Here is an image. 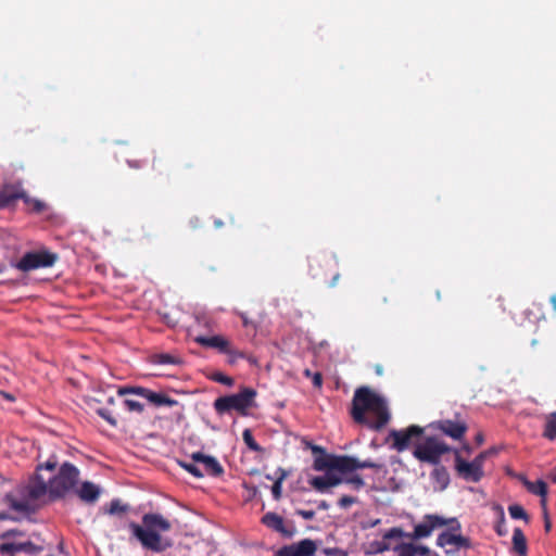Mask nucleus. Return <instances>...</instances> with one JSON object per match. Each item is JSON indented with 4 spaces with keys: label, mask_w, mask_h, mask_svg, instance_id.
Segmentation results:
<instances>
[{
    "label": "nucleus",
    "mask_w": 556,
    "mask_h": 556,
    "mask_svg": "<svg viewBox=\"0 0 556 556\" xmlns=\"http://www.w3.org/2000/svg\"><path fill=\"white\" fill-rule=\"evenodd\" d=\"M79 475V469L75 465L65 462L48 480L40 473H34L25 483L20 484L5 496L7 502L18 513L33 514L46 503L47 497L50 501H56L74 494Z\"/></svg>",
    "instance_id": "1"
},
{
    "label": "nucleus",
    "mask_w": 556,
    "mask_h": 556,
    "mask_svg": "<svg viewBox=\"0 0 556 556\" xmlns=\"http://www.w3.org/2000/svg\"><path fill=\"white\" fill-rule=\"evenodd\" d=\"M350 413L356 424L376 431L381 430L390 420L386 400L368 387L355 390Z\"/></svg>",
    "instance_id": "2"
},
{
    "label": "nucleus",
    "mask_w": 556,
    "mask_h": 556,
    "mask_svg": "<svg viewBox=\"0 0 556 556\" xmlns=\"http://www.w3.org/2000/svg\"><path fill=\"white\" fill-rule=\"evenodd\" d=\"M129 529L132 536L147 551L162 553L172 546L170 540L161 535L170 529V522L160 514H146L142 517V525L130 522Z\"/></svg>",
    "instance_id": "3"
},
{
    "label": "nucleus",
    "mask_w": 556,
    "mask_h": 556,
    "mask_svg": "<svg viewBox=\"0 0 556 556\" xmlns=\"http://www.w3.org/2000/svg\"><path fill=\"white\" fill-rule=\"evenodd\" d=\"M448 523H455V526H452V530L460 529V525L455 518L445 519L439 515L428 514L424 517L420 523L415 526L412 533H406L402 528L393 527L384 532V539L408 538L416 541L430 536L433 530Z\"/></svg>",
    "instance_id": "4"
},
{
    "label": "nucleus",
    "mask_w": 556,
    "mask_h": 556,
    "mask_svg": "<svg viewBox=\"0 0 556 556\" xmlns=\"http://www.w3.org/2000/svg\"><path fill=\"white\" fill-rule=\"evenodd\" d=\"M255 397L256 391L254 389L243 388L239 393L217 397L213 406L218 415L236 410L241 416H248L249 409L255 406Z\"/></svg>",
    "instance_id": "5"
},
{
    "label": "nucleus",
    "mask_w": 556,
    "mask_h": 556,
    "mask_svg": "<svg viewBox=\"0 0 556 556\" xmlns=\"http://www.w3.org/2000/svg\"><path fill=\"white\" fill-rule=\"evenodd\" d=\"M452 451L454 452L444 441L432 435L425 438L421 443L417 444L413 451V455L421 463L437 466L440 465L441 457Z\"/></svg>",
    "instance_id": "6"
},
{
    "label": "nucleus",
    "mask_w": 556,
    "mask_h": 556,
    "mask_svg": "<svg viewBox=\"0 0 556 556\" xmlns=\"http://www.w3.org/2000/svg\"><path fill=\"white\" fill-rule=\"evenodd\" d=\"M454 454L455 470L457 475L466 481L479 482L484 475L483 464L486 457V452L480 453L471 462L463 459L457 450H454Z\"/></svg>",
    "instance_id": "7"
},
{
    "label": "nucleus",
    "mask_w": 556,
    "mask_h": 556,
    "mask_svg": "<svg viewBox=\"0 0 556 556\" xmlns=\"http://www.w3.org/2000/svg\"><path fill=\"white\" fill-rule=\"evenodd\" d=\"M424 434V428L412 425L406 429L391 430L389 437L393 440L392 447L397 452H403L409 447L414 439H419Z\"/></svg>",
    "instance_id": "8"
},
{
    "label": "nucleus",
    "mask_w": 556,
    "mask_h": 556,
    "mask_svg": "<svg viewBox=\"0 0 556 556\" xmlns=\"http://www.w3.org/2000/svg\"><path fill=\"white\" fill-rule=\"evenodd\" d=\"M121 394H136L144 399L153 407L172 406L174 400L162 392H155L143 387H129L119 391Z\"/></svg>",
    "instance_id": "9"
},
{
    "label": "nucleus",
    "mask_w": 556,
    "mask_h": 556,
    "mask_svg": "<svg viewBox=\"0 0 556 556\" xmlns=\"http://www.w3.org/2000/svg\"><path fill=\"white\" fill-rule=\"evenodd\" d=\"M194 341L203 348L216 349L219 353L226 355L237 354L240 357H247L244 352L232 348L231 342L223 336H197Z\"/></svg>",
    "instance_id": "10"
},
{
    "label": "nucleus",
    "mask_w": 556,
    "mask_h": 556,
    "mask_svg": "<svg viewBox=\"0 0 556 556\" xmlns=\"http://www.w3.org/2000/svg\"><path fill=\"white\" fill-rule=\"evenodd\" d=\"M55 261L56 255L50 252L27 253L17 263V268L23 271H29L40 267L52 266Z\"/></svg>",
    "instance_id": "11"
},
{
    "label": "nucleus",
    "mask_w": 556,
    "mask_h": 556,
    "mask_svg": "<svg viewBox=\"0 0 556 556\" xmlns=\"http://www.w3.org/2000/svg\"><path fill=\"white\" fill-rule=\"evenodd\" d=\"M431 426L446 437L456 441L462 440L468 430L466 421L460 419L458 416H456L455 419H441L433 422Z\"/></svg>",
    "instance_id": "12"
},
{
    "label": "nucleus",
    "mask_w": 556,
    "mask_h": 556,
    "mask_svg": "<svg viewBox=\"0 0 556 556\" xmlns=\"http://www.w3.org/2000/svg\"><path fill=\"white\" fill-rule=\"evenodd\" d=\"M317 544L311 539H304L280 547L274 556H315Z\"/></svg>",
    "instance_id": "13"
},
{
    "label": "nucleus",
    "mask_w": 556,
    "mask_h": 556,
    "mask_svg": "<svg viewBox=\"0 0 556 556\" xmlns=\"http://www.w3.org/2000/svg\"><path fill=\"white\" fill-rule=\"evenodd\" d=\"M192 459L194 463L202 466V472H204V476H211V477H220L224 473V468L219 464V462L208 455H204L202 453H193Z\"/></svg>",
    "instance_id": "14"
},
{
    "label": "nucleus",
    "mask_w": 556,
    "mask_h": 556,
    "mask_svg": "<svg viewBox=\"0 0 556 556\" xmlns=\"http://www.w3.org/2000/svg\"><path fill=\"white\" fill-rule=\"evenodd\" d=\"M40 551H41V547L35 545L30 541L22 542V543L9 542V543H2L0 545V554L1 555H15L17 553L36 555Z\"/></svg>",
    "instance_id": "15"
},
{
    "label": "nucleus",
    "mask_w": 556,
    "mask_h": 556,
    "mask_svg": "<svg viewBox=\"0 0 556 556\" xmlns=\"http://www.w3.org/2000/svg\"><path fill=\"white\" fill-rule=\"evenodd\" d=\"M74 494L87 504H94L101 494V489L90 481H85L76 486Z\"/></svg>",
    "instance_id": "16"
},
{
    "label": "nucleus",
    "mask_w": 556,
    "mask_h": 556,
    "mask_svg": "<svg viewBox=\"0 0 556 556\" xmlns=\"http://www.w3.org/2000/svg\"><path fill=\"white\" fill-rule=\"evenodd\" d=\"M312 451L314 454H317V453L320 454L319 456H316L314 459L313 468L316 471L333 470V463H334L336 455L327 454L325 452V448L321 446H318V445H313Z\"/></svg>",
    "instance_id": "17"
},
{
    "label": "nucleus",
    "mask_w": 556,
    "mask_h": 556,
    "mask_svg": "<svg viewBox=\"0 0 556 556\" xmlns=\"http://www.w3.org/2000/svg\"><path fill=\"white\" fill-rule=\"evenodd\" d=\"M437 545L444 547L445 545H455L457 548H470L471 542L468 538L462 534H453L448 532H442L437 539Z\"/></svg>",
    "instance_id": "18"
},
{
    "label": "nucleus",
    "mask_w": 556,
    "mask_h": 556,
    "mask_svg": "<svg viewBox=\"0 0 556 556\" xmlns=\"http://www.w3.org/2000/svg\"><path fill=\"white\" fill-rule=\"evenodd\" d=\"M333 470L341 473L353 472L357 470V458L348 455H336Z\"/></svg>",
    "instance_id": "19"
},
{
    "label": "nucleus",
    "mask_w": 556,
    "mask_h": 556,
    "mask_svg": "<svg viewBox=\"0 0 556 556\" xmlns=\"http://www.w3.org/2000/svg\"><path fill=\"white\" fill-rule=\"evenodd\" d=\"M542 437L548 441L556 440V412L546 414L544 416V429Z\"/></svg>",
    "instance_id": "20"
},
{
    "label": "nucleus",
    "mask_w": 556,
    "mask_h": 556,
    "mask_svg": "<svg viewBox=\"0 0 556 556\" xmlns=\"http://www.w3.org/2000/svg\"><path fill=\"white\" fill-rule=\"evenodd\" d=\"M263 525L266 527L277 531V532H285L283 528V519L276 513H267L262 518Z\"/></svg>",
    "instance_id": "21"
},
{
    "label": "nucleus",
    "mask_w": 556,
    "mask_h": 556,
    "mask_svg": "<svg viewBox=\"0 0 556 556\" xmlns=\"http://www.w3.org/2000/svg\"><path fill=\"white\" fill-rule=\"evenodd\" d=\"M513 545L514 549L520 556H526L527 554V539L520 528H515L513 533Z\"/></svg>",
    "instance_id": "22"
},
{
    "label": "nucleus",
    "mask_w": 556,
    "mask_h": 556,
    "mask_svg": "<svg viewBox=\"0 0 556 556\" xmlns=\"http://www.w3.org/2000/svg\"><path fill=\"white\" fill-rule=\"evenodd\" d=\"M523 485L532 494L539 495L540 497L547 496V484L543 480L535 482L525 480Z\"/></svg>",
    "instance_id": "23"
},
{
    "label": "nucleus",
    "mask_w": 556,
    "mask_h": 556,
    "mask_svg": "<svg viewBox=\"0 0 556 556\" xmlns=\"http://www.w3.org/2000/svg\"><path fill=\"white\" fill-rule=\"evenodd\" d=\"M431 477L442 489L446 488L450 482V475L444 466L437 465L431 472Z\"/></svg>",
    "instance_id": "24"
},
{
    "label": "nucleus",
    "mask_w": 556,
    "mask_h": 556,
    "mask_svg": "<svg viewBox=\"0 0 556 556\" xmlns=\"http://www.w3.org/2000/svg\"><path fill=\"white\" fill-rule=\"evenodd\" d=\"M242 439L245 445L249 447V450L253 452H262L263 448L261 445L255 441L252 431L250 429H244L242 433Z\"/></svg>",
    "instance_id": "25"
},
{
    "label": "nucleus",
    "mask_w": 556,
    "mask_h": 556,
    "mask_svg": "<svg viewBox=\"0 0 556 556\" xmlns=\"http://www.w3.org/2000/svg\"><path fill=\"white\" fill-rule=\"evenodd\" d=\"M389 539H382L381 541H374L369 544V554H381L391 549L390 544L388 543Z\"/></svg>",
    "instance_id": "26"
},
{
    "label": "nucleus",
    "mask_w": 556,
    "mask_h": 556,
    "mask_svg": "<svg viewBox=\"0 0 556 556\" xmlns=\"http://www.w3.org/2000/svg\"><path fill=\"white\" fill-rule=\"evenodd\" d=\"M396 556H417L414 549V543H400L393 547Z\"/></svg>",
    "instance_id": "27"
},
{
    "label": "nucleus",
    "mask_w": 556,
    "mask_h": 556,
    "mask_svg": "<svg viewBox=\"0 0 556 556\" xmlns=\"http://www.w3.org/2000/svg\"><path fill=\"white\" fill-rule=\"evenodd\" d=\"M129 509V506L126 504H122L119 500H112L109 508L105 510L109 515H119L126 513Z\"/></svg>",
    "instance_id": "28"
},
{
    "label": "nucleus",
    "mask_w": 556,
    "mask_h": 556,
    "mask_svg": "<svg viewBox=\"0 0 556 556\" xmlns=\"http://www.w3.org/2000/svg\"><path fill=\"white\" fill-rule=\"evenodd\" d=\"M309 484L317 490L318 492H326L330 486L328 484L327 476L324 477H314L309 480Z\"/></svg>",
    "instance_id": "29"
},
{
    "label": "nucleus",
    "mask_w": 556,
    "mask_h": 556,
    "mask_svg": "<svg viewBox=\"0 0 556 556\" xmlns=\"http://www.w3.org/2000/svg\"><path fill=\"white\" fill-rule=\"evenodd\" d=\"M210 379L212 381H215V382H218V383H222V384H225L227 387H231L233 386L235 383V380L230 377V376H227V375H224L223 372L220 371H214L211 376H210Z\"/></svg>",
    "instance_id": "30"
},
{
    "label": "nucleus",
    "mask_w": 556,
    "mask_h": 556,
    "mask_svg": "<svg viewBox=\"0 0 556 556\" xmlns=\"http://www.w3.org/2000/svg\"><path fill=\"white\" fill-rule=\"evenodd\" d=\"M179 466L185 468L188 472H190L195 478H202L204 477V472H202L201 468L199 467V464H188L185 462H177Z\"/></svg>",
    "instance_id": "31"
},
{
    "label": "nucleus",
    "mask_w": 556,
    "mask_h": 556,
    "mask_svg": "<svg viewBox=\"0 0 556 556\" xmlns=\"http://www.w3.org/2000/svg\"><path fill=\"white\" fill-rule=\"evenodd\" d=\"M509 515L513 519L528 520V515L522 506L514 504L508 507Z\"/></svg>",
    "instance_id": "32"
},
{
    "label": "nucleus",
    "mask_w": 556,
    "mask_h": 556,
    "mask_svg": "<svg viewBox=\"0 0 556 556\" xmlns=\"http://www.w3.org/2000/svg\"><path fill=\"white\" fill-rule=\"evenodd\" d=\"M287 475L285 471L280 475L279 478L274 482L271 486V493L275 500H279L281 497V491H282V481L286 479Z\"/></svg>",
    "instance_id": "33"
},
{
    "label": "nucleus",
    "mask_w": 556,
    "mask_h": 556,
    "mask_svg": "<svg viewBox=\"0 0 556 556\" xmlns=\"http://www.w3.org/2000/svg\"><path fill=\"white\" fill-rule=\"evenodd\" d=\"M494 530L500 536H505L508 533L507 527H506L505 515L502 509L500 513L498 521L496 522V525L494 527Z\"/></svg>",
    "instance_id": "34"
},
{
    "label": "nucleus",
    "mask_w": 556,
    "mask_h": 556,
    "mask_svg": "<svg viewBox=\"0 0 556 556\" xmlns=\"http://www.w3.org/2000/svg\"><path fill=\"white\" fill-rule=\"evenodd\" d=\"M152 362L155 364H173L174 356L168 353H159L152 356Z\"/></svg>",
    "instance_id": "35"
},
{
    "label": "nucleus",
    "mask_w": 556,
    "mask_h": 556,
    "mask_svg": "<svg viewBox=\"0 0 556 556\" xmlns=\"http://www.w3.org/2000/svg\"><path fill=\"white\" fill-rule=\"evenodd\" d=\"M343 483L352 484L356 490H359L365 485V482L359 475H354L352 477L344 478Z\"/></svg>",
    "instance_id": "36"
},
{
    "label": "nucleus",
    "mask_w": 556,
    "mask_h": 556,
    "mask_svg": "<svg viewBox=\"0 0 556 556\" xmlns=\"http://www.w3.org/2000/svg\"><path fill=\"white\" fill-rule=\"evenodd\" d=\"M195 321L202 328H205V329H208V330L212 329L213 320H212L211 317H208L206 315H197L195 316Z\"/></svg>",
    "instance_id": "37"
},
{
    "label": "nucleus",
    "mask_w": 556,
    "mask_h": 556,
    "mask_svg": "<svg viewBox=\"0 0 556 556\" xmlns=\"http://www.w3.org/2000/svg\"><path fill=\"white\" fill-rule=\"evenodd\" d=\"M364 468L381 469L382 465L379 463H376L371 459H366V460L357 459V469H364Z\"/></svg>",
    "instance_id": "38"
},
{
    "label": "nucleus",
    "mask_w": 556,
    "mask_h": 556,
    "mask_svg": "<svg viewBox=\"0 0 556 556\" xmlns=\"http://www.w3.org/2000/svg\"><path fill=\"white\" fill-rule=\"evenodd\" d=\"M357 502V498L356 497H353V496H350V495H343L340 497V500L338 501V505L343 508V509H346L349 508L350 506H352L353 504H355Z\"/></svg>",
    "instance_id": "39"
},
{
    "label": "nucleus",
    "mask_w": 556,
    "mask_h": 556,
    "mask_svg": "<svg viewBox=\"0 0 556 556\" xmlns=\"http://www.w3.org/2000/svg\"><path fill=\"white\" fill-rule=\"evenodd\" d=\"M323 554L326 556H348V552L339 547H325Z\"/></svg>",
    "instance_id": "40"
},
{
    "label": "nucleus",
    "mask_w": 556,
    "mask_h": 556,
    "mask_svg": "<svg viewBox=\"0 0 556 556\" xmlns=\"http://www.w3.org/2000/svg\"><path fill=\"white\" fill-rule=\"evenodd\" d=\"M125 405L130 412H142L143 404L135 400H125Z\"/></svg>",
    "instance_id": "41"
},
{
    "label": "nucleus",
    "mask_w": 556,
    "mask_h": 556,
    "mask_svg": "<svg viewBox=\"0 0 556 556\" xmlns=\"http://www.w3.org/2000/svg\"><path fill=\"white\" fill-rule=\"evenodd\" d=\"M326 476L328 478V484H329L330 488L331 486H337V485H339V484L344 482V478L338 477V476L333 475L330 471H328L326 473Z\"/></svg>",
    "instance_id": "42"
},
{
    "label": "nucleus",
    "mask_w": 556,
    "mask_h": 556,
    "mask_svg": "<svg viewBox=\"0 0 556 556\" xmlns=\"http://www.w3.org/2000/svg\"><path fill=\"white\" fill-rule=\"evenodd\" d=\"M414 549L417 556H432L430 548L426 545H418L414 543Z\"/></svg>",
    "instance_id": "43"
},
{
    "label": "nucleus",
    "mask_w": 556,
    "mask_h": 556,
    "mask_svg": "<svg viewBox=\"0 0 556 556\" xmlns=\"http://www.w3.org/2000/svg\"><path fill=\"white\" fill-rule=\"evenodd\" d=\"M55 467H56V462L49 459L45 464L38 465L37 466V471H40L41 469L53 471L55 469ZM36 473H39V472H36Z\"/></svg>",
    "instance_id": "44"
},
{
    "label": "nucleus",
    "mask_w": 556,
    "mask_h": 556,
    "mask_svg": "<svg viewBox=\"0 0 556 556\" xmlns=\"http://www.w3.org/2000/svg\"><path fill=\"white\" fill-rule=\"evenodd\" d=\"M296 515L301 516L305 520H313L315 518L314 510L298 509Z\"/></svg>",
    "instance_id": "45"
},
{
    "label": "nucleus",
    "mask_w": 556,
    "mask_h": 556,
    "mask_svg": "<svg viewBox=\"0 0 556 556\" xmlns=\"http://www.w3.org/2000/svg\"><path fill=\"white\" fill-rule=\"evenodd\" d=\"M14 199V195L0 194V207L9 206Z\"/></svg>",
    "instance_id": "46"
},
{
    "label": "nucleus",
    "mask_w": 556,
    "mask_h": 556,
    "mask_svg": "<svg viewBox=\"0 0 556 556\" xmlns=\"http://www.w3.org/2000/svg\"><path fill=\"white\" fill-rule=\"evenodd\" d=\"M312 380H313L314 387L321 388V386H323V375L320 372H314Z\"/></svg>",
    "instance_id": "47"
},
{
    "label": "nucleus",
    "mask_w": 556,
    "mask_h": 556,
    "mask_svg": "<svg viewBox=\"0 0 556 556\" xmlns=\"http://www.w3.org/2000/svg\"><path fill=\"white\" fill-rule=\"evenodd\" d=\"M31 208L33 211L40 213L45 208V204L39 200L31 201Z\"/></svg>",
    "instance_id": "48"
},
{
    "label": "nucleus",
    "mask_w": 556,
    "mask_h": 556,
    "mask_svg": "<svg viewBox=\"0 0 556 556\" xmlns=\"http://www.w3.org/2000/svg\"><path fill=\"white\" fill-rule=\"evenodd\" d=\"M99 415H100L102 418H104L105 420H108L111 425H113V426H114V425L116 424L115 419H113L111 416H109V415L106 414V410H104V409H100V410H99Z\"/></svg>",
    "instance_id": "49"
},
{
    "label": "nucleus",
    "mask_w": 556,
    "mask_h": 556,
    "mask_svg": "<svg viewBox=\"0 0 556 556\" xmlns=\"http://www.w3.org/2000/svg\"><path fill=\"white\" fill-rule=\"evenodd\" d=\"M228 357H229V358H228V363H229L230 365H233V364L237 362V359H238V358H241V357H240L239 355H237V354L228 355Z\"/></svg>",
    "instance_id": "50"
},
{
    "label": "nucleus",
    "mask_w": 556,
    "mask_h": 556,
    "mask_svg": "<svg viewBox=\"0 0 556 556\" xmlns=\"http://www.w3.org/2000/svg\"><path fill=\"white\" fill-rule=\"evenodd\" d=\"M318 508L321 510H327L329 508V504L326 501H321L318 504Z\"/></svg>",
    "instance_id": "51"
},
{
    "label": "nucleus",
    "mask_w": 556,
    "mask_h": 556,
    "mask_svg": "<svg viewBox=\"0 0 556 556\" xmlns=\"http://www.w3.org/2000/svg\"><path fill=\"white\" fill-rule=\"evenodd\" d=\"M339 278H340V275H339V274H336V275L332 277V280H331V282L329 283V286H330V287H334V286L337 285V282H338Z\"/></svg>",
    "instance_id": "52"
},
{
    "label": "nucleus",
    "mask_w": 556,
    "mask_h": 556,
    "mask_svg": "<svg viewBox=\"0 0 556 556\" xmlns=\"http://www.w3.org/2000/svg\"><path fill=\"white\" fill-rule=\"evenodd\" d=\"M1 395H2L3 397H5V399H7L8 401H10V402H13V401L15 400V399H14V396H13L12 394L7 393V392H1Z\"/></svg>",
    "instance_id": "53"
},
{
    "label": "nucleus",
    "mask_w": 556,
    "mask_h": 556,
    "mask_svg": "<svg viewBox=\"0 0 556 556\" xmlns=\"http://www.w3.org/2000/svg\"><path fill=\"white\" fill-rule=\"evenodd\" d=\"M546 502H547L546 496H545V497H541V505H542V507H543V509H544V515H545V516L547 515V511H546Z\"/></svg>",
    "instance_id": "54"
},
{
    "label": "nucleus",
    "mask_w": 556,
    "mask_h": 556,
    "mask_svg": "<svg viewBox=\"0 0 556 556\" xmlns=\"http://www.w3.org/2000/svg\"><path fill=\"white\" fill-rule=\"evenodd\" d=\"M544 528H545V531H549L551 530V521L547 517V515L545 516V525H544Z\"/></svg>",
    "instance_id": "55"
},
{
    "label": "nucleus",
    "mask_w": 556,
    "mask_h": 556,
    "mask_svg": "<svg viewBox=\"0 0 556 556\" xmlns=\"http://www.w3.org/2000/svg\"><path fill=\"white\" fill-rule=\"evenodd\" d=\"M16 533H17V532H16V531H14V530L7 531V532H4V533L2 534V539H5V538H8V536H10V535H12V534H16Z\"/></svg>",
    "instance_id": "56"
},
{
    "label": "nucleus",
    "mask_w": 556,
    "mask_h": 556,
    "mask_svg": "<svg viewBox=\"0 0 556 556\" xmlns=\"http://www.w3.org/2000/svg\"><path fill=\"white\" fill-rule=\"evenodd\" d=\"M551 303L553 305L554 311H556V294L551 296Z\"/></svg>",
    "instance_id": "57"
},
{
    "label": "nucleus",
    "mask_w": 556,
    "mask_h": 556,
    "mask_svg": "<svg viewBox=\"0 0 556 556\" xmlns=\"http://www.w3.org/2000/svg\"><path fill=\"white\" fill-rule=\"evenodd\" d=\"M314 372H312L309 369L304 370V376L307 378H313Z\"/></svg>",
    "instance_id": "58"
},
{
    "label": "nucleus",
    "mask_w": 556,
    "mask_h": 556,
    "mask_svg": "<svg viewBox=\"0 0 556 556\" xmlns=\"http://www.w3.org/2000/svg\"><path fill=\"white\" fill-rule=\"evenodd\" d=\"M476 441H477V443H478V444H481V443L483 442V437H482V434H481V433H479V434L477 435Z\"/></svg>",
    "instance_id": "59"
},
{
    "label": "nucleus",
    "mask_w": 556,
    "mask_h": 556,
    "mask_svg": "<svg viewBox=\"0 0 556 556\" xmlns=\"http://www.w3.org/2000/svg\"><path fill=\"white\" fill-rule=\"evenodd\" d=\"M376 372H377L378 375H381V374H382V367H381L380 365H377V366H376Z\"/></svg>",
    "instance_id": "60"
},
{
    "label": "nucleus",
    "mask_w": 556,
    "mask_h": 556,
    "mask_svg": "<svg viewBox=\"0 0 556 556\" xmlns=\"http://www.w3.org/2000/svg\"><path fill=\"white\" fill-rule=\"evenodd\" d=\"M9 516L5 513H0V520L7 519Z\"/></svg>",
    "instance_id": "61"
},
{
    "label": "nucleus",
    "mask_w": 556,
    "mask_h": 556,
    "mask_svg": "<svg viewBox=\"0 0 556 556\" xmlns=\"http://www.w3.org/2000/svg\"><path fill=\"white\" fill-rule=\"evenodd\" d=\"M241 317H242V320H243V325H244V326H248V325H249V321H248L247 317H244L243 315H242Z\"/></svg>",
    "instance_id": "62"
},
{
    "label": "nucleus",
    "mask_w": 556,
    "mask_h": 556,
    "mask_svg": "<svg viewBox=\"0 0 556 556\" xmlns=\"http://www.w3.org/2000/svg\"><path fill=\"white\" fill-rule=\"evenodd\" d=\"M551 479L554 483H556V472L551 476Z\"/></svg>",
    "instance_id": "63"
},
{
    "label": "nucleus",
    "mask_w": 556,
    "mask_h": 556,
    "mask_svg": "<svg viewBox=\"0 0 556 556\" xmlns=\"http://www.w3.org/2000/svg\"><path fill=\"white\" fill-rule=\"evenodd\" d=\"M2 271V268L0 267V273Z\"/></svg>",
    "instance_id": "64"
}]
</instances>
